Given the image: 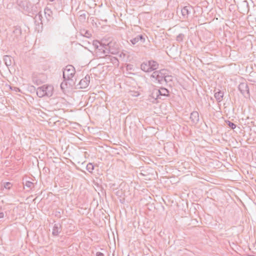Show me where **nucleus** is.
Segmentation results:
<instances>
[{
	"mask_svg": "<svg viewBox=\"0 0 256 256\" xmlns=\"http://www.w3.org/2000/svg\"><path fill=\"white\" fill-rule=\"evenodd\" d=\"M50 2H54V0H49Z\"/></svg>",
	"mask_w": 256,
	"mask_h": 256,
	"instance_id": "37",
	"label": "nucleus"
},
{
	"mask_svg": "<svg viewBox=\"0 0 256 256\" xmlns=\"http://www.w3.org/2000/svg\"><path fill=\"white\" fill-rule=\"evenodd\" d=\"M190 119L192 124H196L199 122V114L198 112L194 111L190 114Z\"/></svg>",
	"mask_w": 256,
	"mask_h": 256,
	"instance_id": "9",
	"label": "nucleus"
},
{
	"mask_svg": "<svg viewBox=\"0 0 256 256\" xmlns=\"http://www.w3.org/2000/svg\"><path fill=\"white\" fill-rule=\"evenodd\" d=\"M172 80V78L171 76L166 75L165 74L164 82L166 83H168V82H171Z\"/></svg>",
	"mask_w": 256,
	"mask_h": 256,
	"instance_id": "22",
	"label": "nucleus"
},
{
	"mask_svg": "<svg viewBox=\"0 0 256 256\" xmlns=\"http://www.w3.org/2000/svg\"><path fill=\"white\" fill-rule=\"evenodd\" d=\"M12 34L10 36V38L14 42H18L21 38L22 30L20 26L14 27Z\"/></svg>",
	"mask_w": 256,
	"mask_h": 256,
	"instance_id": "4",
	"label": "nucleus"
},
{
	"mask_svg": "<svg viewBox=\"0 0 256 256\" xmlns=\"http://www.w3.org/2000/svg\"><path fill=\"white\" fill-rule=\"evenodd\" d=\"M106 60V63H110V59H105Z\"/></svg>",
	"mask_w": 256,
	"mask_h": 256,
	"instance_id": "35",
	"label": "nucleus"
},
{
	"mask_svg": "<svg viewBox=\"0 0 256 256\" xmlns=\"http://www.w3.org/2000/svg\"><path fill=\"white\" fill-rule=\"evenodd\" d=\"M90 76L86 75L84 78L82 79L78 84L80 85V88H87L90 84Z\"/></svg>",
	"mask_w": 256,
	"mask_h": 256,
	"instance_id": "6",
	"label": "nucleus"
},
{
	"mask_svg": "<svg viewBox=\"0 0 256 256\" xmlns=\"http://www.w3.org/2000/svg\"><path fill=\"white\" fill-rule=\"evenodd\" d=\"M62 228V226L60 224H54L52 234L54 236H57L60 232V229Z\"/></svg>",
	"mask_w": 256,
	"mask_h": 256,
	"instance_id": "11",
	"label": "nucleus"
},
{
	"mask_svg": "<svg viewBox=\"0 0 256 256\" xmlns=\"http://www.w3.org/2000/svg\"><path fill=\"white\" fill-rule=\"evenodd\" d=\"M4 214L3 212L0 211V218H4Z\"/></svg>",
	"mask_w": 256,
	"mask_h": 256,
	"instance_id": "33",
	"label": "nucleus"
},
{
	"mask_svg": "<svg viewBox=\"0 0 256 256\" xmlns=\"http://www.w3.org/2000/svg\"><path fill=\"white\" fill-rule=\"evenodd\" d=\"M76 73L75 68L72 65H68L63 71V78L64 80H70Z\"/></svg>",
	"mask_w": 256,
	"mask_h": 256,
	"instance_id": "2",
	"label": "nucleus"
},
{
	"mask_svg": "<svg viewBox=\"0 0 256 256\" xmlns=\"http://www.w3.org/2000/svg\"><path fill=\"white\" fill-rule=\"evenodd\" d=\"M13 90L16 92H20V88L16 87H14Z\"/></svg>",
	"mask_w": 256,
	"mask_h": 256,
	"instance_id": "34",
	"label": "nucleus"
},
{
	"mask_svg": "<svg viewBox=\"0 0 256 256\" xmlns=\"http://www.w3.org/2000/svg\"><path fill=\"white\" fill-rule=\"evenodd\" d=\"M93 45H94V47L96 49V50H97L100 48V45H104V44H100V42L98 40H94V41Z\"/></svg>",
	"mask_w": 256,
	"mask_h": 256,
	"instance_id": "21",
	"label": "nucleus"
},
{
	"mask_svg": "<svg viewBox=\"0 0 256 256\" xmlns=\"http://www.w3.org/2000/svg\"><path fill=\"white\" fill-rule=\"evenodd\" d=\"M166 70L164 69L160 70L154 71L151 75L150 78H154L158 83L163 84L165 74H166Z\"/></svg>",
	"mask_w": 256,
	"mask_h": 256,
	"instance_id": "3",
	"label": "nucleus"
},
{
	"mask_svg": "<svg viewBox=\"0 0 256 256\" xmlns=\"http://www.w3.org/2000/svg\"><path fill=\"white\" fill-rule=\"evenodd\" d=\"M113 44H112V50H116V53L118 52V44H116V46L114 48H113V46L114 45V43L112 42Z\"/></svg>",
	"mask_w": 256,
	"mask_h": 256,
	"instance_id": "31",
	"label": "nucleus"
},
{
	"mask_svg": "<svg viewBox=\"0 0 256 256\" xmlns=\"http://www.w3.org/2000/svg\"><path fill=\"white\" fill-rule=\"evenodd\" d=\"M238 90L240 93L246 98L250 96L248 86L246 82H241L238 86Z\"/></svg>",
	"mask_w": 256,
	"mask_h": 256,
	"instance_id": "5",
	"label": "nucleus"
},
{
	"mask_svg": "<svg viewBox=\"0 0 256 256\" xmlns=\"http://www.w3.org/2000/svg\"><path fill=\"white\" fill-rule=\"evenodd\" d=\"M96 256H104V254L101 252H97L96 253Z\"/></svg>",
	"mask_w": 256,
	"mask_h": 256,
	"instance_id": "32",
	"label": "nucleus"
},
{
	"mask_svg": "<svg viewBox=\"0 0 256 256\" xmlns=\"http://www.w3.org/2000/svg\"><path fill=\"white\" fill-rule=\"evenodd\" d=\"M226 122L232 130H234L236 126L234 123L230 122V120H226Z\"/></svg>",
	"mask_w": 256,
	"mask_h": 256,
	"instance_id": "24",
	"label": "nucleus"
},
{
	"mask_svg": "<svg viewBox=\"0 0 256 256\" xmlns=\"http://www.w3.org/2000/svg\"><path fill=\"white\" fill-rule=\"evenodd\" d=\"M33 183L32 182H31L30 181H27L26 182V184H25V186L28 187V188H32V186H33Z\"/></svg>",
	"mask_w": 256,
	"mask_h": 256,
	"instance_id": "28",
	"label": "nucleus"
},
{
	"mask_svg": "<svg viewBox=\"0 0 256 256\" xmlns=\"http://www.w3.org/2000/svg\"><path fill=\"white\" fill-rule=\"evenodd\" d=\"M79 20L81 22H84L86 18V14L88 12L84 10H80L79 12Z\"/></svg>",
	"mask_w": 256,
	"mask_h": 256,
	"instance_id": "18",
	"label": "nucleus"
},
{
	"mask_svg": "<svg viewBox=\"0 0 256 256\" xmlns=\"http://www.w3.org/2000/svg\"><path fill=\"white\" fill-rule=\"evenodd\" d=\"M130 42L132 44H136L140 42V44H143L145 42V38L142 34L138 35L134 38L130 40Z\"/></svg>",
	"mask_w": 256,
	"mask_h": 256,
	"instance_id": "8",
	"label": "nucleus"
},
{
	"mask_svg": "<svg viewBox=\"0 0 256 256\" xmlns=\"http://www.w3.org/2000/svg\"><path fill=\"white\" fill-rule=\"evenodd\" d=\"M86 170L90 172H92L94 170V166L92 163H89L86 166Z\"/></svg>",
	"mask_w": 256,
	"mask_h": 256,
	"instance_id": "23",
	"label": "nucleus"
},
{
	"mask_svg": "<svg viewBox=\"0 0 256 256\" xmlns=\"http://www.w3.org/2000/svg\"><path fill=\"white\" fill-rule=\"evenodd\" d=\"M104 59H110V62H112L114 65L118 64V58L110 55L106 54L104 56Z\"/></svg>",
	"mask_w": 256,
	"mask_h": 256,
	"instance_id": "15",
	"label": "nucleus"
},
{
	"mask_svg": "<svg viewBox=\"0 0 256 256\" xmlns=\"http://www.w3.org/2000/svg\"><path fill=\"white\" fill-rule=\"evenodd\" d=\"M84 36L86 38H90L91 36V34L88 30H84Z\"/></svg>",
	"mask_w": 256,
	"mask_h": 256,
	"instance_id": "29",
	"label": "nucleus"
},
{
	"mask_svg": "<svg viewBox=\"0 0 256 256\" xmlns=\"http://www.w3.org/2000/svg\"><path fill=\"white\" fill-rule=\"evenodd\" d=\"M155 88H154L152 91L151 95L150 96H152L155 100L159 98L158 94L155 92Z\"/></svg>",
	"mask_w": 256,
	"mask_h": 256,
	"instance_id": "20",
	"label": "nucleus"
},
{
	"mask_svg": "<svg viewBox=\"0 0 256 256\" xmlns=\"http://www.w3.org/2000/svg\"><path fill=\"white\" fill-rule=\"evenodd\" d=\"M44 14H48V16H50L52 14V12L50 8H46L44 9Z\"/></svg>",
	"mask_w": 256,
	"mask_h": 256,
	"instance_id": "27",
	"label": "nucleus"
},
{
	"mask_svg": "<svg viewBox=\"0 0 256 256\" xmlns=\"http://www.w3.org/2000/svg\"><path fill=\"white\" fill-rule=\"evenodd\" d=\"M60 88L62 90L67 88V82L66 80H64L60 84Z\"/></svg>",
	"mask_w": 256,
	"mask_h": 256,
	"instance_id": "26",
	"label": "nucleus"
},
{
	"mask_svg": "<svg viewBox=\"0 0 256 256\" xmlns=\"http://www.w3.org/2000/svg\"><path fill=\"white\" fill-rule=\"evenodd\" d=\"M140 68L145 72H151L148 60L143 62L140 65Z\"/></svg>",
	"mask_w": 256,
	"mask_h": 256,
	"instance_id": "13",
	"label": "nucleus"
},
{
	"mask_svg": "<svg viewBox=\"0 0 256 256\" xmlns=\"http://www.w3.org/2000/svg\"><path fill=\"white\" fill-rule=\"evenodd\" d=\"M46 96H51L53 94L54 87L51 85L44 84L42 86Z\"/></svg>",
	"mask_w": 256,
	"mask_h": 256,
	"instance_id": "7",
	"label": "nucleus"
},
{
	"mask_svg": "<svg viewBox=\"0 0 256 256\" xmlns=\"http://www.w3.org/2000/svg\"><path fill=\"white\" fill-rule=\"evenodd\" d=\"M190 6H185L181 9V13L184 18H187L192 9Z\"/></svg>",
	"mask_w": 256,
	"mask_h": 256,
	"instance_id": "10",
	"label": "nucleus"
},
{
	"mask_svg": "<svg viewBox=\"0 0 256 256\" xmlns=\"http://www.w3.org/2000/svg\"><path fill=\"white\" fill-rule=\"evenodd\" d=\"M12 184L10 182H6L4 184V187L6 189H10Z\"/></svg>",
	"mask_w": 256,
	"mask_h": 256,
	"instance_id": "30",
	"label": "nucleus"
},
{
	"mask_svg": "<svg viewBox=\"0 0 256 256\" xmlns=\"http://www.w3.org/2000/svg\"><path fill=\"white\" fill-rule=\"evenodd\" d=\"M224 97V92L219 90L218 92H215L214 94V98H216V101L218 102H220L222 100Z\"/></svg>",
	"mask_w": 256,
	"mask_h": 256,
	"instance_id": "14",
	"label": "nucleus"
},
{
	"mask_svg": "<svg viewBox=\"0 0 256 256\" xmlns=\"http://www.w3.org/2000/svg\"><path fill=\"white\" fill-rule=\"evenodd\" d=\"M12 58L9 56H4L3 60L6 66H10L12 64Z\"/></svg>",
	"mask_w": 256,
	"mask_h": 256,
	"instance_id": "17",
	"label": "nucleus"
},
{
	"mask_svg": "<svg viewBox=\"0 0 256 256\" xmlns=\"http://www.w3.org/2000/svg\"><path fill=\"white\" fill-rule=\"evenodd\" d=\"M184 35L182 34H180L176 38V41L178 42H181L183 40Z\"/></svg>",
	"mask_w": 256,
	"mask_h": 256,
	"instance_id": "25",
	"label": "nucleus"
},
{
	"mask_svg": "<svg viewBox=\"0 0 256 256\" xmlns=\"http://www.w3.org/2000/svg\"><path fill=\"white\" fill-rule=\"evenodd\" d=\"M248 256H255L254 255H252V254H250V255H248Z\"/></svg>",
	"mask_w": 256,
	"mask_h": 256,
	"instance_id": "36",
	"label": "nucleus"
},
{
	"mask_svg": "<svg viewBox=\"0 0 256 256\" xmlns=\"http://www.w3.org/2000/svg\"><path fill=\"white\" fill-rule=\"evenodd\" d=\"M113 44L112 42H109L108 44L100 45V48L96 52V55L100 58H104L107 53H111L112 54H116V50H112V46Z\"/></svg>",
	"mask_w": 256,
	"mask_h": 256,
	"instance_id": "1",
	"label": "nucleus"
},
{
	"mask_svg": "<svg viewBox=\"0 0 256 256\" xmlns=\"http://www.w3.org/2000/svg\"><path fill=\"white\" fill-rule=\"evenodd\" d=\"M148 62H149L151 72L154 70H156L157 68H158V64L156 62L152 60H148Z\"/></svg>",
	"mask_w": 256,
	"mask_h": 256,
	"instance_id": "16",
	"label": "nucleus"
},
{
	"mask_svg": "<svg viewBox=\"0 0 256 256\" xmlns=\"http://www.w3.org/2000/svg\"><path fill=\"white\" fill-rule=\"evenodd\" d=\"M155 92L158 94V96H168V90L166 88H161L160 89L155 88ZM160 98V97H159Z\"/></svg>",
	"mask_w": 256,
	"mask_h": 256,
	"instance_id": "12",
	"label": "nucleus"
},
{
	"mask_svg": "<svg viewBox=\"0 0 256 256\" xmlns=\"http://www.w3.org/2000/svg\"><path fill=\"white\" fill-rule=\"evenodd\" d=\"M36 94L40 98H42L44 96H46L42 86L38 88L36 90Z\"/></svg>",
	"mask_w": 256,
	"mask_h": 256,
	"instance_id": "19",
	"label": "nucleus"
}]
</instances>
